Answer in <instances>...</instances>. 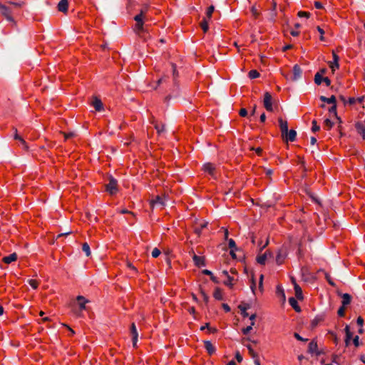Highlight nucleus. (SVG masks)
<instances>
[{
  "instance_id": "20e7f679",
  "label": "nucleus",
  "mask_w": 365,
  "mask_h": 365,
  "mask_svg": "<svg viewBox=\"0 0 365 365\" xmlns=\"http://www.w3.org/2000/svg\"><path fill=\"white\" fill-rule=\"evenodd\" d=\"M272 101V95L270 94V93L265 92L264 94L263 104H264V108L269 112L273 111Z\"/></svg>"
},
{
  "instance_id": "13d9d810",
  "label": "nucleus",
  "mask_w": 365,
  "mask_h": 365,
  "mask_svg": "<svg viewBox=\"0 0 365 365\" xmlns=\"http://www.w3.org/2000/svg\"><path fill=\"white\" fill-rule=\"evenodd\" d=\"M294 336L295 339H297L298 341H308V339H304L303 337H302L297 332H294Z\"/></svg>"
},
{
  "instance_id": "a211bd4d",
  "label": "nucleus",
  "mask_w": 365,
  "mask_h": 365,
  "mask_svg": "<svg viewBox=\"0 0 365 365\" xmlns=\"http://www.w3.org/2000/svg\"><path fill=\"white\" fill-rule=\"evenodd\" d=\"M292 71L293 77L292 78V79L293 81H296L301 77L302 71L301 69V67L298 64H295L294 66Z\"/></svg>"
},
{
  "instance_id": "4468645a",
  "label": "nucleus",
  "mask_w": 365,
  "mask_h": 365,
  "mask_svg": "<svg viewBox=\"0 0 365 365\" xmlns=\"http://www.w3.org/2000/svg\"><path fill=\"white\" fill-rule=\"evenodd\" d=\"M150 123H152L154 125L155 129L157 130V133L158 134H160L161 133L165 131V125L164 124H159L155 120L153 116H152L150 119Z\"/></svg>"
},
{
  "instance_id": "0e129e2a",
  "label": "nucleus",
  "mask_w": 365,
  "mask_h": 365,
  "mask_svg": "<svg viewBox=\"0 0 365 365\" xmlns=\"http://www.w3.org/2000/svg\"><path fill=\"white\" fill-rule=\"evenodd\" d=\"M222 307L223 308L225 312H230L231 310L230 307L225 303L222 304Z\"/></svg>"
},
{
  "instance_id": "473e14b6",
  "label": "nucleus",
  "mask_w": 365,
  "mask_h": 365,
  "mask_svg": "<svg viewBox=\"0 0 365 365\" xmlns=\"http://www.w3.org/2000/svg\"><path fill=\"white\" fill-rule=\"evenodd\" d=\"M207 329L210 333H216L217 331V328L210 327V323H206L204 326H202L200 330L203 331L204 329Z\"/></svg>"
},
{
  "instance_id": "dca6fc26",
  "label": "nucleus",
  "mask_w": 365,
  "mask_h": 365,
  "mask_svg": "<svg viewBox=\"0 0 365 365\" xmlns=\"http://www.w3.org/2000/svg\"><path fill=\"white\" fill-rule=\"evenodd\" d=\"M287 257V252L282 249L279 250L276 256V262L277 264H282Z\"/></svg>"
},
{
  "instance_id": "cd10ccee",
  "label": "nucleus",
  "mask_w": 365,
  "mask_h": 365,
  "mask_svg": "<svg viewBox=\"0 0 365 365\" xmlns=\"http://www.w3.org/2000/svg\"><path fill=\"white\" fill-rule=\"evenodd\" d=\"M213 297L217 300H222L223 299V294H222V290L220 287H216L215 289V291L213 292Z\"/></svg>"
},
{
  "instance_id": "a878e982",
  "label": "nucleus",
  "mask_w": 365,
  "mask_h": 365,
  "mask_svg": "<svg viewBox=\"0 0 365 365\" xmlns=\"http://www.w3.org/2000/svg\"><path fill=\"white\" fill-rule=\"evenodd\" d=\"M319 99L322 102H325V103H327L329 104H335L336 103V97L334 95H332L329 98H327V97H325L324 96H320Z\"/></svg>"
},
{
  "instance_id": "3c124183",
  "label": "nucleus",
  "mask_w": 365,
  "mask_h": 365,
  "mask_svg": "<svg viewBox=\"0 0 365 365\" xmlns=\"http://www.w3.org/2000/svg\"><path fill=\"white\" fill-rule=\"evenodd\" d=\"M245 309V310H247L250 308V304H248V303H245V302H242L239 306H238V309Z\"/></svg>"
},
{
  "instance_id": "e433bc0d",
  "label": "nucleus",
  "mask_w": 365,
  "mask_h": 365,
  "mask_svg": "<svg viewBox=\"0 0 365 365\" xmlns=\"http://www.w3.org/2000/svg\"><path fill=\"white\" fill-rule=\"evenodd\" d=\"M259 75H260L259 73L257 70H255V69L250 71V72L248 73V76L251 79L257 78L259 76Z\"/></svg>"
},
{
  "instance_id": "c9c22d12",
  "label": "nucleus",
  "mask_w": 365,
  "mask_h": 365,
  "mask_svg": "<svg viewBox=\"0 0 365 365\" xmlns=\"http://www.w3.org/2000/svg\"><path fill=\"white\" fill-rule=\"evenodd\" d=\"M82 250L86 253V255L87 257H89L91 255V250L90 246L87 242H84L82 245Z\"/></svg>"
},
{
  "instance_id": "7c9ffc66",
  "label": "nucleus",
  "mask_w": 365,
  "mask_h": 365,
  "mask_svg": "<svg viewBox=\"0 0 365 365\" xmlns=\"http://www.w3.org/2000/svg\"><path fill=\"white\" fill-rule=\"evenodd\" d=\"M14 139L19 140L21 142V143L24 145L25 149L27 150L29 148L26 142L24 140V139L21 136H20L18 134L16 128H15Z\"/></svg>"
},
{
  "instance_id": "58836bf2",
  "label": "nucleus",
  "mask_w": 365,
  "mask_h": 365,
  "mask_svg": "<svg viewBox=\"0 0 365 365\" xmlns=\"http://www.w3.org/2000/svg\"><path fill=\"white\" fill-rule=\"evenodd\" d=\"M246 346L248 349L249 354L252 358H257V356H258V354L254 351L250 344H247Z\"/></svg>"
},
{
  "instance_id": "2eb2a0df",
  "label": "nucleus",
  "mask_w": 365,
  "mask_h": 365,
  "mask_svg": "<svg viewBox=\"0 0 365 365\" xmlns=\"http://www.w3.org/2000/svg\"><path fill=\"white\" fill-rule=\"evenodd\" d=\"M202 170L205 173H207L209 175L213 176L215 175V167L214 164H212L211 163H207L204 164V165L202 167Z\"/></svg>"
},
{
  "instance_id": "774afa93",
  "label": "nucleus",
  "mask_w": 365,
  "mask_h": 365,
  "mask_svg": "<svg viewBox=\"0 0 365 365\" xmlns=\"http://www.w3.org/2000/svg\"><path fill=\"white\" fill-rule=\"evenodd\" d=\"M314 6L317 9H322L323 8L322 4L319 1H314Z\"/></svg>"
},
{
  "instance_id": "ea45409f",
  "label": "nucleus",
  "mask_w": 365,
  "mask_h": 365,
  "mask_svg": "<svg viewBox=\"0 0 365 365\" xmlns=\"http://www.w3.org/2000/svg\"><path fill=\"white\" fill-rule=\"evenodd\" d=\"M254 325H255V322H251V324H250V326H247V327L243 328V329H242V334H245V335L248 334L250 332V331L252 329V327H253Z\"/></svg>"
},
{
  "instance_id": "338daca9",
  "label": "nucleus",
  "mask_w": 365,
  "mask_h": 365,
  "mask_svg": "<svg viewBox=\"0 0 365 365\" xmlns=\"http://www.w3.org/2000/svg\"><path fill=\"white\" fill-rule=\"evenodd\" d=\"M322 82L325 83L327 86H329L331 85V80L328 77H324Z\"/></svg>"
},
{
  "instance_id": "6e6552de",
  "label": "nucleus",
  "mask_w": 365,
  "mask_h": 365,
  "mask_svg": "<svg viewBox=\"0 0 365 365\" xmlns=\"http://www.w3.org/2000/svg\"><path fill=\"white\" fill-rule=\"evenodd\" d=\"M130 332L132 336L133 346V347H136L138 334L134 322H133L130 325Z\"/></svg>"
},
{
  "instance_id": "2f4dec72",
  "label": "nucleus",
  "mask_w": 365,
  "mask_h": 365,
  "mask_svg": "<svg viewBox=\"0 0 365 365\" xmlns=\"http://www.w3.org/2000/svg\"><path fill=\"white\" fill-rule=\"evenodd\" d=\"M233 281H234V277H231L230 275H227V280L223 282V284L225 286H227L230 289H232L233 288V286H234Z\"/></svg>"
},
{
  "instance_id": "f8f14e48",
  "label": "nucleus",
  "mask_w": 365,
  "mask_h": 365,
  "mask_svg": "<svg viewBox=\"0 0 365 365\" xmlns=\"http://www.w3.org/2000/svg\"><path fill=\"white\" fill-rule=\"evenodd\" d=\"M78 304L79 306V311L81 312L86 309V304L89 301L86 299L83 296L79 295L76 297Z\"/></svg>"
},
{
  "instance_id": "f3484780",
  "label": "nucleus",
  "mask_w": 365,
  "mask_h": 365,
  "mask_svg": "<svg viewBox=\"0 0 365 365\" xmlns=\"http://www.w3.org/2000/svg\"><path fill=\"white\" fill-rule=\"evenodd\" d=\"M204 347L206 349L209 356H212L216 351L215 347L210 341H204Z\"/></svg>"
},
{
  "instance_id": "bb28decb",
  "label": "nucleus",
  "mask_w": 365,
  "mask_h": 365,
  "mask_svg": "<svg viewBox=\"0 0 365 365\" xmlns=\"http://www.w3.org/2000/svg\"><path fill=\"white\" fill-rule=\"evenodd\" d=\"M207 222H204L202 223H200L199 226H196L194 228V232L197 235V236H200L201 235V232H202V230L207 227Z\"/></svg>"
},
{
  "instance_id": "79ce46f5",
  "label": "nucleus",
  "mask_w": 365,
  "mask_h": 365,
  "mask_svg": "<svg viewBox=\"0 0 365 365\" xmlns=\"http://www.w3.org/2000/svg\"><path fill=\"white\" fill-rule=\"evenodd\" d=\"M324 124L327 130H330L334 125V123L329 118L324 120Z\"/></svg>"
},
{
  "instance_id": "4c0bfd02",
  "label": "nucleus",
  "mask_w": 365,
  "mask_h": 365,
  "mask_svg": "<svg viewBox=\"0 0 365 365\" xmlns=\"http://www.w3.org/2000/svg\"><path fill=\"white\" fill-rule=\"evenodd\" d=\"M28 283L34 289H36L39 285V282L34 279H29Z\"/></svg>"
},
{
  "instance_id": "aec40b11",
  "label": "nucleus",
  "mask_w": 365,
  "mask_h": 365,
  "mask_svg": "<svg viewBox=\"0 0 365 365\" xmlns=\"http://www.w3.org/2000/svg\"><path fill=\"white\" fill-rule=\"evenodd\" d=\"M338 295L341 296L342 298V300H341L342 305L346 307L347 305H349L351 303V296L349 294H348V293L341 294V293L338 292Z\"/></svg>"
},
{
  "instance_id": "393cba45",
  "label": "nucleus",
  "mask_w": 365,
  "mask_h": 365,
  "mask_svg": "<svg viewBox=\"0 0 365 365\" xmlns=\"http://www.w3.org/2000/svg\"><path fill=\"white\" fill-rule=\"evenodd\" d=\"M164 205V201L161 196L156 195L153 199L150 201V205L154 207L155 205Z\"/></svg>"
},
{
  "instance_id": "de8ad7c7",
  "label": "nucleus",
  "mask_w": 365,
  "mask_h": 365,
  "mask_svg": "<svg viewBox=\"0 0 365 365\" xmlns=\"http://www.w3.org/2000/svg\"><path fill=\"white\" fill-rule=\"evenodd\" d=\"M329 67L331 68L332 71H334L336 68H339V61H333V62H330Z\"/></svg>"
},
{
  "instance_id": "8fccbe9b",
  "label": "nucleus",
  "mask_w": 365,
  "mask_h": 365,
  "mask_svg": "<svg viewBox=\"0 0 365 365\" xmlns=\"http://www.w3.org/2000/svg\"><path fill=\"white\" fill-rule=\"evenodd\" d=\"M200 294H202V296L203 297L204 302L206 304H207L209 302V297L202 288H200Z\"/></svg>"
},
{
  "instance_id": "bf43d9fd",
  "label": "nucleus",
  "mask_w": 365,
  "mask_h": 365,
  "mask_svg": "<svg viewBox=\"0 0 365 365\" xmlns=\"http://www.w3.org/2000/svg\"><path fill=\"white\" fill-rule=\"evenodd\" d=\"M353 344L356 347H359L360 346L361 344L359 343V336L356 335L353 338Z\"/></svg>"
},
{
  "instance_id": "f03ea898",
  "label": "nucleus",
  "mask_w": 365,
  "mask_h": 365,
  "mask_svg": "<svg viewBox=\"0 0 365 365\" xmlns=\"http://www.w3.org/2000/svg\"><path fill=\"white\" fill-rule=\"evenodd\" d=\"M106 190L111 195H115L118 191V182L113 177H109V182L106 185Z\"/></svg>"
},
{
  "instance_id": "412c9836",
  "label": "nucleus",
  "mask_w": 365,
  "mask_h": 365,
  "mask_svg": "<svg viewBox=\"0 0 365 365\" xmlns=\"http://www.w3.org/2000/svg\"><path fill=\"white\" fill-rule=\"evenodd\" d=\"M317 349H318V345H317V341H315L314 340L311 341L308 346V352H309L311 354L315 353L317 355H319V353L317 352Z\"/></svg>"
},
{
  "instance_id": "5fc2aeb1",
  "label": "nucleus",
  "mask_w": 365,
  "mask_h": 365,
  "mask_svg": "<svg viewBox=\"0 0 365 365\" xmlns=\"http://www.w3.org/2000/svg\"><path fill=\"white\" fill-rule=\"evenodd\" d=\"M317 31L319 32V34H320V38L319 39L322 41H324V31L323 29H322L319 26H318L317 27Z\"/></svg>"
},
{
  "instance_id": "9d476101",
  "label": "nucleus",
  "mask_w": 365,
  "mask_h": 365,
  "mask_svg": "<svg viewBox=\"0 0 365 365\" xmlns=\"http://www.w3.org/2000/svg\"><path fill=\"white\" fill-rule=\"evenodd\" d=\"M58 10L63 14H67L68 10V0H61L57 6Z\"/></svg>"
},
{
  "instance_id": "9b49d317",
  "label": "nucleus",
  "mask_w": 365,
  "mask_h": 365,
  "mask_svg": "<svg viewBox=\"0 0 365 365\" xmlns=\"http://www.w3.org/2000/svg\"><path fill=\"white\" fill-rule=\"evenodd\" d=\"M344 331H345V334H346V336H345V339H344L345 346H349L350 345L351 340L352 339V337H353V333L350 331V328H349V325H346L345 327Z\"/></svg>"
},
{
  "instance_id": "4be33fe9",
  "label": "nucleus",
  "mask_w": 365,
  "mask_h": 365,
  "mask_svg": "<svg viewBox=\"0 0 365 365\" xmlns=\"http://www.w3.org/2000/svg\"><path fill=\"white\" fill-rule=\"evenodd\" d=\"M289 303L296 312H301V307L298 304L297 300L294 297H290L289 299Z\"/></svg>"
},
{
  "instance_id": "1a4fd4ad",
  "label": "nucleus",
  "mask_w": 365,
  "mask_h": 365,
  "mask_svg": "<svg viewBox=\"0 0 365 365\" xmlns=\"http://www.w3.org/2000/svg\"><path fill=\"white\" fill-rule=\"evenodd\" d=\"M292 282L294 283V292H295L296 298L299 300H302L304 297H303L302 288L300 287V286L299 284H297L296 283L294 278H292Z\"/></svg>"
},
{
  "instance_id": "7ed1b4c3",
  "label": "nucleus",
  "mask_w": 365,
  "mask_h": 365,
  "mask_svg": "<svg viewBox=\"0 0 365 365\" xmlns=\"http://www.w3.org/2000/svg\"><path fill=\"white\" fill-rule=\"evenodd\" d=\"M0 12L8 21L16 24V21L12 16L11 11L9 7L2 4H0Z\"/></svg>"
},
{
  "instance_id": "052dcab7",
  "label": "nucleus",
  "mask_w": 365,
  "mask_h": 365,
  "mask_svg": "<svg viewBox=\"0 0 365 365\" xmlns=\"http://www.w3.org/2000/svg\"><path fill=\"white\" fill-rule=\"evenodd\" d=\"M328 334L332 336L334 342L336 344H338V337H337L336 333H334V331H329Z\"/></svg>"
},
{
  "instance_id": "39448f33",
  "label": "nucleus",
  "mask_w": 365,
  "mask_h": 365,
  "mask_svg": "<svg viewBox=\"0 0 365 365\" xmlns=\"http://www.w3.org/2000/svg\"><path fill=\"white\" fill-rule=\"evenodd\" d=\"M326 315L325 314H320L317 315L310 323L311 329H315L319 324L323 322L325 320Z\"/></svg>"
},
{
  "instance_id": "423d86ee",
  "label": "nucleus",
  "mask_w": 365,
  "mask_h": 365,
  "mask_svg": "<svg viewBox=\"0 0 365 365\" xmlns=\"http://www.w3.org/2000/svg\"><path fill=\"white\" fill-rule=\"evenodd\" d=\"M282 139L285 142H294L296 140L297 137V132L291 129L290 130H288L287 133H284V135H282Z\"/></svg>"
},
{
  "instance_id": "6e6d98bb",
  "label": "nucleus",
  "mask_w": 365,
  "mask_h": 365,
  "mask_svg": "<svg viewBox=\"0 0 365 365\" xmlns=\"http://www.w3.org/2000/svg\"><path fill=\"white\" fill-rule=\"evenodd\" d=\"M171 66L173 68V74L174 78H175L178 76V72L177 71L176 64L174 63H171Z\"/></svg>"
},
{
  "instance_id": "72a5a7b5",
  "label": "nucleus",
  "mask_w": 365,
  "mask_h": 365,
  "mask_svg": "<svg viewBox=\"0 0 365 365\" xmlns=\"http://www.w3.org/2000/svg\"><path fill=\"white\" fill-rule=\"evenodd\" d=\"M215 11V6L213 5L210 6L206 11V19H210L212 18V14Z\"/></svg>"
},
{
  "instance_id": "603ef678",
  "label": "nucleus",
  "mask_w": 365,
  "mask_h": 365,
  "mask_svg": "<svg viewBox=\"0 0 365 365\" xmlns=\"http://www.w3.org/2000/svg\"><path fill=\"white\" fill-rule=\"evenodd\" d=\"M160 253H161L160 250L158 248L155 247L153 249V250L152 252V257L154 258H157L158 257H159Z\"/></svg>"
},
{
  "instance_id": "e2e57ef3",
  "label": "nucleus",
  "mask_w": 365,
  "mask_h": 365,
  "mask_svg": "<svg viewBox=\"0 0 365 365\" xmlns=\"http://www.w3.org/2000/svg\"><path fill=\"white\" fill-rule=\"evenodd\" d=\"M235 359H237V361L240 363L242 361V355L240 354V351H236L235 353Z\"/></svg>"
},
{
  "instance_id": "4d7b16f0",
  "label": "nucleus",
  "mask_w": 365,
  "mask_h": 365,
  "mask_svg": "<svg viewBox=\"0 0 365 365\" xmlns=\"http://www.w3.org/2000/svg\"><path fill=\"white\" fill-rule=\"evenodd\" d=\"M250 150H255L258 156H262V155L263 150H262V149L260 147H258L257 148H255L252 147L250 148Z\"/></svg>"
},
{
  "instance_id": "09e8293b",
  "label": "nucleus",
  "mask_w": 365,
  "mask_h": 365,
  "mask_svg": "<svg viewBox=\"0 0 365 365\" xmlns=\"http://www.w3.org/2000/svg\"><path fill=\"white\" fill-rule=\"evenodd\" d=\"M325 278L327 281V282L331 286L335 287L336 284L334 282V281L331 279L330 275L328 273L325 274Z\"/></svg>"
},
{
  "instance_id": "680f3d73",
  "label": "nucleus",
  "mask_w": 365,
  "mask_h": 365,
  "mask_svg": "<svg viewBox=\"0 0 365 365\" xmlns=\"http://www.w3.org/2000/svg\"><path fill=\"white\" fill-rule=\"evenodd\" d=\"M239 115L241 116V117H246L247 115V110L246 108H241L239 111Z\"/></svg>"
},
{
  "instance_id": "c85d7f7f",
  "label": "nucleus",
  "mask_w": 365,
  "mask_h": 365,
  "mask_svg": "<svg viewBox=\"0 0 365 365\" xmlns=\"http://www.w3.org/2000/svg\"><path fill=\"white\" fill-rule=\"evenodd\" d=\"M200 26L205 34L209 30L208 21L205 17H204L200 23Z\"/></svg>"
},
{
  "instance_id": "6ab92c4d",
  "label": "nucleus",
  "mask_w": 365,
  "mask_h": 365,
  "mask_svg": "<svg viewBox=\"0 0 365 365\" xmlns=\"http://www.w3.org/2000/svg\"><path fill=\"white\" fill-rule=\"evenodd\" d=\"M18 256L16 252H14L8 256H5L2 259V262L6 264H10L17 260Z\"/></svg>"
},
{
  "instance_id": "f257e3e1",
  "label": "nucleus",
  "mask_w": 365,
  "mask_h": 365,
  "mask_svg": "<svg viewBox=\"0 0 365 365\" xmlns=\"http://www.w3.org/2000/svg\"><path fill=\"white\" fill-rule=\"evenodd\" d=\"M148 9L149 5L144 4L140 10V13L134 16V20L136 21V24L133 29L134 31L138 35H140V34L144 31V19Z\"/></svg>"
},
{
  "instance_id": "a18cd8bd",
  "label": "nucleus",
  "mask_w": 365,
  "mask_h": 365,
  "mask_svg": "<svg viewBox=\"0 0 365 365\" xmlns=\"http://www.w3.org/2000/svg\"><path fill=\"white\" fill-rule=\"evenodd\" d=\"M228 246H229L230 250H237L236 243L233 239L228 240Z\"/></svg>"
},
{
  "instance_id": "ddd939ff",
  "label": "nucleus",
  "mask_w": 365,
  "mask_h": 365,
  "mask_svg": "<svg viewBox=\"0 0 365 365\" xmlns=\"http://www.w3.org/2000/svg\"><path fill=\"white\" fill-rule=\"evenodd\" d=\"M279 126L281 130L282 135L287 133L288 131V123L286 120L282 119V118L279 117L278 118Z\"/></svg>"
},
{
  "instance_id": "5701e85b",
  "label": "nucleus",
  "mask_w": 365,
  "mask_h": 365,
  "mask_svg": "<svg viewBox=\"0 0 365 365\" xmlns=\"http://www.w3.org/2000/svg\"><path fill=\"white\" fill-rule=\"evenodd\" d=\"M92 106L95 108L96 110L101 111L103 109V105L101 99L95 98L92 101Z\"/></svg>"
},
{
  "instance_id": "49530a36",
  "label": "nucleus",
  "mask_w": 365,
  "mask_h": 365,
  "mask_svg": "<svg viewBox=\"0 0 365 365\" xmlns=\"http://www.w3.org/2000/svg\"><path fill=\"white\" fill-rule=\"evenodd\" d=\"M329 112L334 114L335 117H337L336 103L335 104H332V106L329 108Z\"/></svg>"
},
{
  "instance_id": "b1692460",
  "label": "nucleus",
  "mask_w": 365,
  "mask_h": 365,
  "mask_svg": "<svg viewBox=\"0 0 365 365\" xmlns=\"http://www.w3.org/2000/svg\"><path fill=\"white\" fill-rule=\"evenodd\" d=\"M355 128L359 134H360L364 140H365V126L361 123H356Z\"/></svg>"
},
{
  "instance_id": "a19ab883",
  "label": "nucleus",
  "mask_w": 365,
  "mask_h": 365,
  "mask_svg": "<svg viewBox=\"0 0 365 365\" xmlns=\"http://www.w3.org/2000/svg\"><path fill=\"white\" fill-rule=\"evenodd\" d=\"M346 307L341 304V306L339 307L337 312V314L340 317H344L345 316V312H346Z\"/></svg>"
},
{
  "instance_id": "69168bd1",
  "label": "nucleus",
  "mask_w": 365,
  "mask_h": 365,
  "mask_svg": "<svg viewBox=\"0 0 365 365\" xmlns=\"http://www.w3.org/2000/svg\"><path fill=\"white\" fill-rule=\"evenodd\" d=\"M63 133L65 140H68V139L71 138L72 137L74 136V133Z\"/></svg>"
},
{
  "instance_id": "c03bdc74",
  "label": "nucleus",
  "mask_w": 365,
  "mask_h": 365,
  "mask_svg": "<svg viewBox=\"0 0 365 365\" xmlns=\"http://www.w3.org/2000/svg\"><path fill=\"white\" fill-rule=\"evenodd\" d=\"M312 132L315 133L320 130V127H319V125H317V122L316 120H313L312 122Z\"/></svg>"
},
{
  "instance_id": "37998d69",
  "label": "nucleus",
  "mask_w": 365,
  "mask_h": 365,
  "mask_svg": "<svg viewBox=\"0 0 365 365\" xmlns=\"http://www.w3.org/2000/svg\"><path fill=\"white\" fill-rule=\"evenodd\" d=\"M251 12L255 19H257L260 14L255 6L251 7Z\"/></svg>"
},
{
  "instance_id": "f704fd0d",
  "label": "nucleus",
  "mask_w": 365,
  "mask_h": 365,
  "mask_svg": "<svg viewBox=\"0 0 365 365\" xmlns=\"http://www.w3.org/2000/svg\"><path fill=\"white\" fill-rule=\"evenodd\" d=\"M323 76H322V73L319 72H317L314 76V83L317 85H320L322 83L323 81Z\"/></svg>"
},
{
  "instance_id": "c756f323",
  "label": "nucleus",
  "mask_w": 365,
  "mask_h": 365,
  "mask_svg": "<svg viewBox=\"0 0 365 365\" xmlns=\"http://www.w3.org/2000/svg\"><path fill=\"white\" fill-rule=\"evenodd\" d=\"M267 257V252L264 254L258 255L256 258L257 262L262 265H264Z\"/></svg>"
},
{
  "instance_id": "0eeeda50",
  "label": "nucleus",
  "mask_w": 365,
  "mask_h": 365,
  "mask_svg": "<svg viewBox=\"0 0 365 365\" xmlns=\"http://www.w3.org/2000/svg\"><path fill=\"white\" fill-rule=\"evenodd\" d=\"M192 252L193 254L192 259H193L195 265L197 267L205 266L206 262H205V257L204 256H198V255H195L193 250L192 251Z\"/></svg>"
},
{
  "instance_id": "864d4df0",
  "label": "nucleus",
  "mask_w": 365,
  "mask_h": 365,
  "mask_svg": "<svg viewBox=\"0 0 365 365\" xmlns=\"http://www.w3.org/2000/svg\"><path fill=\"white\" fill-rule=\"evenodd\" d=\"M299 17H306L309 18L310 16V13L307 11H300L297 14Z\"/></svg>"
}]
</instances>
